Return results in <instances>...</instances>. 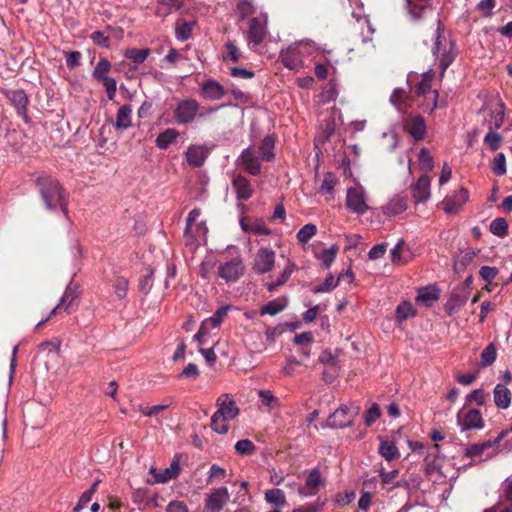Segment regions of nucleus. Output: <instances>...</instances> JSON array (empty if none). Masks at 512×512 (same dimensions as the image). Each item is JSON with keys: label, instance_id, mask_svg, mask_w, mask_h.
Returning <instances> with one entry per match:
<instances>
[{"label": "nucleus", "instance_id": "1", "mask_svg": "<svg viewBox=\"0 0 512 512\" xmlns=\"http://www.w3.org/2000/svg\"><path fill=\"white\" fill-rule=\"evenodd\" d=\"M217 410L211 417V428L218 434H226L229 430L227 421L239 415V408L229 394H223L217 401Z\"/></svg>", "mask_w": 512, "mask_h": 512}, {"label": "nucleus", "instance_id": "2", "mask_svg": "<svg viewBox=\"0 0 512 512\" xmlns=\"http://www.w3.org/2000/svg\"><path fill=\"white\" fill-rule=\"evenodd\" d=\"M37 184L45 207L48 210H56L59 207L66 214L65 191L59 182L51 177H41L38 178Z\"/></svg>", "mask_w": 512, "mask_h": 512}, {"label": "nucleus", "instance_id": "3", "mask_svg": "<svg viewBox=\"0 0 512 512\" xmlns=\"http://www.w3.org/2000/svg\"><path fill=\"white\" fill-rule=\"evenodd\" d=\"M433 53L436 55L439 61V67L441 69L442 74L452 64L456 57L455 45L452 41L447 40L443 36V28L440 22H438V26L435 31V43Z\"/></svg>", "mask_w": 512, "mask_h": 512}, {"label": "nucleus", "instance_id": "4", "mask_svg": "<svg viewBox=\"0 0 512 512\" xmlns=\"http://www.w3.org/2000/svg\"><path fill=\"white\" fill-rule=\"evenodd\" d=\"M218 108H209L206 113H200V104L191 98L180 100L174 109V118L178 124L186 125L194 122L197 118H202L206 114L216 112Z\"/></svg>", "mask_w": 512, "mask_h": 512}, {"label": "nucleus", "instance_id": "5", "mask_svg": "<svg viewBox=\"0 0 512 512\" xmlns=\"http://www.w3.org/2000/svg\"><path fill=\"white\" fill-rule=\"evenodd\" d=\"M307 45L315 47L314 41L306 39L282 49L280 52V59L283 65L291 70L300 69L303 66V48L307 47Z\"/></svg>", "mask_w": 512, "mask_h": 512}, {"label": "nucleus", "instance_id": "6", "mask_svg": "<svg viewBox=\"0 0 512 512\" xmlns=\"http://www.w3.org/2000/svg\"><path fill=\"white\" fill-rule=\"evenodd\" d=\"M346 207L355 214L363 215L369 209L367 194L361 185L349 187L346 193Z\"/></svg>", "mask_w": 512, "mask_h": 512}, {"label": "nucleus", "instance_id": "7", "mask_svg": "<svg viewBox=\"0 0 512 512\" xmlns=\"http://www.w3.org/2000/svg\"><path fill=\"white\" fill-rule=\"evenodd\" d=\"M470 294V287L466 283L457 285L450 294L448 301L445 304V311L448 315L458 313L461 308L466 304Z\"/></svg>", "mask_w": 512, "mask_h": 512}, {"label": "nucleus", "instance_id": "8", "mask_svg": "<svg viewBox=\"0 0 512 512\" xmlns=\"http://www.w3.org/2000/svg\"><path fill=\"white\" fill-rule=\"evenodd\" d=\"M245 271L243 260L240 256L221 263L218 267L219 277L226 282H236Z\"/></svg>", "mask_w": 512, "mask_h": 512}, {"label": "nucleus", "instance_id": "9", "mask_svg": "<svg viewBox=\"0 0 512 512\" xmlns=\"http://www.w3.org/2000/svg\"><path fill=\"white\" fill-rule=\"evenodd\" d=\"M4 95L10 104L14 106L17 114L22 117L25 123H30V117L27 113L29 98L25 91L22 89H7L4 91Z\"/></svg>", "mask_w": 512, "mask_h": 512}, {"label": "nucleus", "instance_id": "10", "mask_svg": "<svg viewBox=\"0 0 512 512\" xmlns=\"http://www.w3.org/2000/svg\"><path fill=\"white\" fill-rule=\"evenodd\" d=\"M324 480L318 468H313L308 472L304 485H297V493L302 498L313 497L317 495Z\"/></svg>", "mask_w": 512, "mask_h": 512}, {"label": "nucleus", "instance_id": "11", "mask_svg": "<svg viewBox=\"0 0 512 512\" xmlns=\"http://www.w3.org/2000/svg\"><path fill=\"white\" fill-rule=\"evenodd\" d=\"M457 423L461 431L481 430L484 427L482 414L477 409H469L457 414Z\"/></svg>", "mask_w": 512, "mask_h": 512}, {"label": "nucleus", "instance_id": "12", "mask_svg": "<svg viewBox=\"0 0 512 512\" xmlns=\"http://www.w3.org/2000/svg\"><path fill=\"white\" fill-rule=\"evenodd\" d=\"M275 252L268 247H261L255 254L253 269L258 274L270 272L275 265Z\"/></svg>", "mask_w": 512, "mask_h": 512}, {"label": "nucleus", "instance_id": "13", "mask_svg": "<svg viewBox=\"0 0 512 512\" xmlns=\"http://www.w3.org/2000/svg\"><path fill=\"white\" fill-rule=\"evenodd\" d=\"M357 411L346 405L336 409L327 419V426L331 428H344L350 426Z\"/></svg>", "mask_w": 512, "mask_h": 512}, {"label": "nucleus", "instance_id": "14", "mask_svg": "<svg viewBox=\"0 0 512 512\" xmlns=\"http://www.w3.org/2000/svg\"><path fill=\"white\" fill-rule=\"evenodd\" d=\"M468 198V190L461 187L451 195L446 196L441 202V207L447 214H456L468 201Z\"/></svg>", "mask_w": 512, "mask_h": 512}, {"label": "nucleus", "instance_id": "15", "mask_svg": "<svg viewBox=\"0 0 512 512\" xmlns=\"http://www.w3.org/2000/svg\"><path fill=\"white\" fill-rule=\"evenodd\" d=\"M266 23V19L251 18L249 20L247 39L252 49L261 44L265 39L267 34Z\"/></svg>", "mask_w": 512, "mask_h": 512}, {"label": "nucleus", "instance_id": "16", "mask_svg": "<svg viewBox=\"0 0 512 512\" xmlns=\"http://www.w3.org/2000/svg\"><path fill=\"white\" fill-rule=\"evenodd\" d=\"M415 93L418 97H425L431 100L430 104L423 105L424 112H432L438 104V91L431 89V78L424 76L416 87Z\"/></svg>", "mask_w": 512, "mask_h": 512}, {"label": "nucleus", "instance_id": "17", "mask_svg": "<svg viewBox=\"0 0 512 512\" xmlns=\"http://www.w3.org/2000/svg\"><path fill=\"white\" fill-rule=\"evenodd\" d=\"M230 499L229 491L222 486L213 489L205 500V508L209 512H220Z\"/></svg>", "mask_w": 512, "mask_h": 512}, {"label": "nucleus", "instance_id": "18", "mask_svg": "<svg viewBox=\"0 0 512 512\" xmlns=\"http://www.w3.org/2000/svg\"><path fill=\"white\" fill-rule=\"evenodd\" d=\"M238 164L251 175H257L261 169L260 159L257 154L250 148H245L238 158Z\"/></svg>", "mask_w": 512, "mask_h": 512}, {"label": "nucleus", "instance_id": "19", "mask_svg": "<svg viewBox=\"0 0 512 512\" xmlns=\"http://www.w3.org/2000/svg\"><path fill=\"white\" fill-rule=\"evenodd\" d=\"M200 95L205 100L217 101L224 97L225 90L219 82L207 79L200 87Z\"/></svg>", "mask_w": 512, "mask_h": 512}, {"label": "nucleus", "instance_id": "20", "mask_svg": "<svg viewBox=\"0 0 512 512\" xmlns=\"http://www.w3.org/2000/svg\"><path fill=\"white\" fill-rule=\"evenodd\" d=\"M431 179L422 175L412 186V197L416 203L426 202L430 198Z\"/></svg>", "mask_w": 512, "mask_h": 512}, {"label": "nucleus", "instance_id": "21", "mask_svg": "<svg viewBox=\"0 0 512 512\" xmlns=\"http://www.w3.org/2000/svg\"><path fill=\"white\" fill-rule=\"evenodd\" d=\"M405 130L412 136L416 141H420L425 137L426 134V122L420 115L413 116L406 120Z\"/></svg>", "mask_w": 512, "mask_h": 512}, {"label": "nucleus", "instance_id": "22", "mask_svg": "<svg viewBox=\"0 0 512 512\" xmlns=\"http://www.w3.org/2000/svg\"><path fill=\"white\" fill-rule=\"evenodd\" d=\"M506 432H501L493 441L488 440L482 443H475L465 447L464 456L468 458H474L482 455L485 449L496 446L505 437Z\"/></svg>", "mask_w": 512, "mask_h": 512}, {"label": "nucleus", "instance_id": "23", "mask_svg": "<svg viewBox=\"0 0 512 512\" xmlns=\"http://www.w3.org/2000/svg\"><path fill=\"white\" fill-rule=\"evenodd\" d=\"M150 473L153 474L155 483H167L175 479L180 473V465L177 459H174L168 468L157 472L156 469L151 468Z\"/></svg>", "mask_w": 512, "mask_h": 512}, {"label": "nucleus", "instance_id": "24", "mask_svg": "<svg viewBox=\"0 0 512 512\" xmlns=\"http://www.w3.org/2000/svg\"><path fill=\"white\" fill-rule=\"evenodd\" d=\"M512 393L505 384H497L493 389L495 406L500 410H506L511 404Z\"/></svg>", "mask_w": 512, "mask_h": 512}, {"label": "nucleus", "instance_id": "25", "mask_svg": "<svg viewBox=\"0 0 512 512\" xmlns=\"http://www.w3.org/2000/svg\"><path fill=\"white\" fill-rule=\"evenodd\" d=\"M132 107L129 104L122 105L116 114L115 128L118 131H124L132 123Z\"/></svg>", "mask_w": 512, "mask_h": 512}, {"label": "nucleus", "instance_id": "26", "mask_svg": "<svg viewBox=\"0 0 512 512\" xmlns=\"http://www.w3.org/2000/svg\"><path fill=\"white\" fill-rule=\"evenodd\" d=\"M232 184L239 200H248L252 196V187L250 182L244 176H235Z\"/></svg>", "mask_w": 512, "mask_h": 512}, {"label": "nucleus", "instance_id": "27", "mask_svg": "<svg viewBox=\"0 0 512 512\" xmlns=\"http://www.w3.org/2000/svg\"><path fill=\"white\" fill-rule=\"evenodd\" d=\"M207 153L201 146H190L186 151V160L190 166L200 167L204 164Z\"/></svg>", "mask_w": 512, "mask_h": 512}, {"label": "nucleus", "instance_id": "28", "mask_svg": "<svg viewBox=\"0 0 512 512\" xmlns=\"http://www.w3.org/2000/svg\"><path fill=\"white\" fill-rule=\"evenodd\" d=\"M407 209V200L405 197L395 195L389 202L384 206L383 212L386 215H398Z\"/></svg>", "mask_w": 512, "mask_h": 512}, {"label": "nucleus", "instance_id": "29", "mask_svg": "<svg viewBox=\"0 0 512 512\" xmlns=\"http://www.w3.org/2000/svg\"><path fill=\"white\" fill-rule=\"evenodd\" d=\"M378 453L387 461H393L400 457L398 447L393 441L380 439Z\"/></svg>", "mask_w": 512, "mask_h": 512}, {"label": "nucleus", "instance_id": "30", "mask_svg": "<svg viewBox=\"0 0 512 512\" xmlns=\"http://www.w3.org/2000/svg\"><path fill=\"white\" fill-rule=\"evenodd\" d=\"M438 298L439 290L435 286H426L419 289L416 301L425 306H430L433 302L438 300Z\"/></svg>", "mask_w": 512, "mask_h": 512}, {"label": "nucleus", "instance_id": "31", "mask_svg": "<svg viewBox=\"0 0 512 512\" xmlns=\"http://www.w3.org/2000/svg\"><path fill=\"white\" fill-rule=\"evenodd\" d=\"M478 251L472 248H466L463 250H460L459 255L457 256L454 268L455 270H463L466 268L467 265H469L473 259L477 256Z\"/></svg>", "mask_w": 512, "mask_h": 512}, {"label": "nucleus", "instance_id": "32", "mask_svg": "<svg viewBox=\"0 0 512 512\" xmlns=\"http://www.w3.org/2000/svg\"><path fill=\"white\" fill-rule=\"evenodd\" d=\"M78 288V285L73 282H70L67 285L66 290L60 299V305H64L65 311L70 312V306L78 295Z\"/></svg>", "mask_w": 512, "mask_h": 512}, {"label": "nucleus", "instance_id": "33", "mask_svg": "<svg viewBox=\"0 0 512 512\" xmlns=\"http://www.w3.org/2000/svg\"><path fill=\"white\" fill-rule=\"evenodd\" d=\"M243 53L233 41H228L224 45L223 60L228 62H238L242 59Z\"/></svg>", "mask_w": 512, "mask_h": 512}, {"label": "nucleus", "instance_id": "34", "mask_svg": "<svg viewBox=\"0 0 512 512\" xmlns=\"http://www.w3.org/2000/svg\"><path fill=\"white\" fill-rule=\"evenodd\" d=\"M178 137V132L175 129H166L160 133L156 138V146L160 149H166Z\"/></svg>", "mask_w": 512, "mask_h": 512}, {"label": "nucleus", "instance_id": "35", "mask_svg": "<svg viewBox=\"0 0 512 512\" xmlns=\"http://www.w3.org/2000/svg\"><path fill=\"white\" fill-rule=\"evenodd\" d=\"M150 54V49H137V48H128L124 51V57L131 60L135 64L143 63Z\"/></svg>", "mask_w": 512, "mask_h": 512}, {"label": "nucleus", "instance_id": "36", "mask_svg": "<svg viewBox=\"0 0 512 512\" xmlns=\"http://www.w3.org/2000/svg\"><path fill=\"white\" fill-rule=\"evenodd\" d=\"M336 184H337L336 175L332 172H327L324 175V179L322 181L319 191L323 195H329V199H332L334 188H335Z\"/></svg>", "mask_w": 512, "mask_h": 512}, {"label": "nucleus", "instance_id": "37", "mask_svg": "<svg viewBox=\"0 0 512 512\" xmlns=\"http://www.w3.org/2000/svg\"><path fill=\"white\" fill-rule=\"evenodd\" d=\"M111 67L112 65L107 58H100L92 71V77L97 81L109 77L108 73L110 72Z\"/></svg>", "mask_w": 512, "mask_h": 512}, {"label": "nucleus", "instance_id": "38", "mask_svg": "<svg viewBox=\"0 0 512 512\" xmlns=\"http://www.w3.org/2000/svg\"><path fill=\"white\" fill-rule=\"evenodd\" d=\"M265 501L275 506H284L286 504L284 491L279 488L267 490L265 492Z\"/></svg>", "mask_w": 512, "mask_h": 512}, {"label": "nucleus", "instance_id": "39", "mask_svg": "<svg viewBox=\"0 0 512 512\" xmlns=\"http://www.w3.org/2000/svg\"><path fill=\"white\" fill-rule=\"evenodd\" d=\"M261 405L272 410L280 405L279 399L270 390L261 389L258 391Z\"/></svg>", "mask_w": 512, "mask_h": 512}, {"label": "nucleus", "instance_id": "40", "mask_svg": "<svg viewBox=\"0 0 512 512\" xmlns=\"http://www.w3.org/2000/svg\"><path fill=\"white\" fill-rule=\"evenodd\" d=\"M343 276L344 275H342V277ZM340 278L341 276L335 279L334 276L330 274L322 284L313 287L312 292L315 294L331 292L338 286Z\"/></svg>", "mask_w": 512, "mask_h": 512}, {"label": "nucleus", "instance_id": "41", "mask_svg": "<svg viewBox=\"0 0 512 512\" xmlns=\"http://www.w3.org/2000/svg\"><path fill=\"white\" fill-rule=\"evenodd\" d=\"M497 356V350L493 343H490L481 353L480 365L482 367H488L492 365Z\"/></svg>", "mask_w": 512, "mask_h": 512}, {"label": "nucleus", "instance_id": "42", "mask_svg": "<svg viewBox=\"0 0 512 512\" xmlns=\"http://www.w3.org/2000/svg\"><path fill=\"white\" fill-rule=\"evenodd\" d=\"M317 233V227L315 224L308 223L304 225L298 232H297V240L301 244L307 243L312 237H314Z\"/></svg>", "mask_w": 512, "mask_h": 512}, {"label": "nucleus", "instance_id": "43", "mask_svg": "<svg viewBox=\"0 0 512 512\" xmlns=\"http://www.w3.org/2000/svg\"><path fill=\"white\" fill-rule=\"evenodd\" d=\"M489 228L490 232L498 237H504L508 233V224L504 218H495Z\"/></svg>", "mask_w": 512, "mask_h": 512}, {"label": "nucleus", "instance_id": "44", "mask_svg": "<svg viewBox=\"0 0 512 512\" xmlns=\"http://www.w3.org/2000/svg\"><path fill=\"white\" fill-rule=\"evenodd\" d=\"M193 26H194V23H192V22H183L180 25H178L176 27V32H175L177 40L180 42L187 41L192 35Z\"/></svg>", "mask_w": 512, "mask_h": 512}, {"label": "nucleus", "instance_id": "45", "mask_svg": "<svg viewBox=\"0 0 512 512\" xmlns=\"http://www.w3.org/2000/svg\"><path fill=\"white\" fill-rule=\"evenodd\" d=\"M415 310L411 303L404 301L397 306L396 317L398 320L403 321L409 317L414 316Z\"/></svg>", "mask_w": 512, "mask_h": 512}, {"label": "nucleus", "instance_id": "46", "mask_svg": "<svg viewBox=\"0 0 512 512\" xmlns=\"http://www.w3.org/2000/svg\"><path fill=\"white\" fill-rule=\"evenodd\" d=\"M502 137L500 134L493 131V127L489 126V131L484 137V143L492 150L495 151L499 148Z\"/></svg>", "mask_w": 512, "mask_h": 512}, {"label": "nucleus", "instance_id": "47", "mask_svg": "<svg viewBox=\"0 0 512 512\" xmlns=\"http://www.w3.org/2000/svg\"><path fill=\"white\" fill-rule=\"evenodd\" d=\"M285 308V305L281 304L278 300H272L269 301L267 304H265L261 310L260 315H270L275 316L281 311H283Z\"/></svg>", "mask_w": 512, "mask_h": 512}, {"label": "nucleus", "instance_id": "48", "mask_svg": "<svg viewBox=\"0 0 512 512\" xmlns=\"http://www.w3.org/2000/svg\"><path fill=\"white\" fill-rule=\"evenodd\" d=\"M234 448H235V451L239 455H243V456L244 455H251L256 450V446L249 439L239 440L238 442H236Z\"/></svg>", "mask_w": 512, "mask_h": 512}, {"label": "nucleus", "instance_id": "49", "mask_svg": "<svg viewBox=\"0 0 512 512\" xmlns=\"http://www.w3.org/2000/svg\"><path fill=\"white\" fill-rule=\"evenodd\" d=\"M488 395L483 389H475L466 396V403H475L478 406H483L486 403Z\"/></svg>", "mask_w": 512, "mask_h": 512}, {"label": "nucleus", "instance_id": "50", "mask_svg": "<svg viewBox=\"0 0 512 512\" xmlns=\"http://www.w3.org/2000/svg\"><path fill=\"white\" fill-rule=\"evenodd\" d=\"M405 246V241L403 239H399L397 244L391 250V260L394 264L404 263L407 261V259L401 255L405 249Z\"/></svg>", "mask_w": 512, "mask_h": 512}, {"label": "nucleus", "instance_id": "51", "mask_svg": "<svg viewBox=\"0 0 512 512\" xmlns=\"http://www.w3.org/2000/svg\"><path fill=\"white\" fill-rule=\"evenodd\" d=\"M274 147V141L270 136H267L263 139L261 145H260V152L262 154V158L270 161L273 159L274 154L272 152Z\"/></svg>", "mask_w": 512, "mask_h": 512}, {"label": "nucleus", "instance_id": "52", "mask_svg": "<svg viewBox=\"0 0 512 512\" xmlns=\"http://www.w3.org/2000/svg\"><path fill=\"white\" fill-rule=\"evenodd\" d=\"M492 171L498 175H504L506 173V158L503 153H498L492 163Z\"/></svg>", "mask_w": 512, "mask_h": 512}, {"label": "nucleus", "instance_id": "53", "mask_svg": "<svg viewBox=\"0 0 512 512\" xmlns=\"http://www.w3.org/2000/svg\"><path fill=\"white\" fill-rule=\"evenodd\" d=\"M113 288L116 296L123 299L128 290V280L124 277H117L113 283Z\"/></svg>", "mask_w": 512, "mask_h": 512}, {"label": "nucleus", "instance_id": "54", "mask_svg": "<svg viewBox=\"0 0 512 512\" xmlns=\"http://www.w3.org/2000/svg\"><path fill=\"white\" fill-rule=\"evenodd\" d=\"M99 82H101L103 84V86L105 87L108 99L114 100L115 96H116V91H117L116 79L113 77H106V78L100 80Z\"/></svg>", "mask_w": 512, "mask_h": 512}, {"label": "nucleus", "instance_id": "55", "mask_svg": "<svg viewBox=\"0 0 512 512\" xmlns=\"http://www.w3.org/2000/svg\"><path fill=\"white\" fill-rule=\"evenodd\" d=\"M418 160L423 168L431 171L434 167V159L426 148H422L418 155Z\"/></svg>", "mask_w": 512, "mask_h": 512}, {"label": "nucleus", "instance_id": "56", "mask_svg": "<svg viewBox=\"0 0 512 512\" xmlns=\"http://www.w3.org/2000/svg\"><path fill=\"white\" fill-rule=\"evenodd\" d=\"M337 248L332 246L331 248L324 249L319 258L326 268H329L336 258Z\"/></svg>", "mask_w": 512, "mask_h": 512}, {"label": "nucleus", "instance_id": "57", "mask_svg": "<svg viewBox=\"0 0 512 512\" xmlns=\"http://www.w3.org/2000/svg\"><path fill=\"white\" fill-rule=\"evenodd\" d=\"M498 274V269L491 266H482L479 275L488 284L492 283Z\"/></svg>", "mask_w": 512, "mask_h": 512}, {"label": "nucleus", "instance_id": "58", "mask_svg": "<svg viewBox=\"0 0 512 512\" xmlns=\"http://www.w3.org/2000/svg\"><path fill=\"white\" fill-rule=\"evenodd\" d=\"M229 308V306H222L209 318L208 321L211 323L213 328H216L221 324L224 317L227 315Z\"/></svg>", "mask_w": 512, "mask_h": 512}, {"label": "nucleus", "instance_id": "59", "mask_svg": "<svg viewBox=\"0 0 512 512\" xmlns=\"http://www.w3.org/2000/svg\"><path fill=\"white\" fill-rule=\"evenodd\" d=\"M207 227L204 222H196L194 223V230L192 233H189L185 236L188 240H198L201 237H205L207 234Z\"/></svg>", "mask_w": 512, "mask_h": 512}, {"label": "nucleus", "instance_id": "60", "mask_svg": "<svg viewBox=\"0 0 512 512\" xmlns=\"http://www.w3.org/2000/svg\"><path fill=\"white\" fill-rule=\"evenodd\" d=\"M199 216H200V210L197 208H195L189 212L188 217L186 219V228L184 231V236H187L189 233L193 232L194 223L197 222Z\"/></svg>", "mask_w": 512, "mask_h": 512}, {"label": "nucleus", "instance_id": "61", "mask_svg": "<svg viewBox=\"0 0 512 512\" xmlns=\"http://www.w3.org/2000/svg\"><path fill=\"white\" fill-rule=\"evenodd\" d=\"M408 13L411 16L413 20H418L423 16V13L425 11L424 6H419L416 4H413L411 0H406Z\"/></svg>", "mask_w": 512, "mask_h": 512}, {"label": "nucleus", "instance_id": "62", "mask_svg": "<svg viewBox=\"0 0 512 512\" xmlns=\"http://www.w3.org/2000/svg\"><path fill=\"white\" fill-rule=\"evenodd\" d=\"M237 11L241 18H244L254 12V6L252 0H242L238 6Z\"/></svg>", "mask_w": 512, "mask_h": 512}, {"label": "nucleus", "instance_id": "63", "mask_svg": "<svg viewBox=\"0 0 512 512\" xmlns=\"http://www.w3.org/2000/svg\"><path fill=\"white\" fill-rule=\"evenodd\" d=\"M503 501L512 502V474L506 478L502 485V499Z\"/></svg>", "mask_w": 512, "mask_h": 512}, {"label": "nucleus", "instance_id": "64", "mask_svg": "<svg viewBox=\"0 0 512 512\" xmlns=\"http://www.w3.org/2000/svg\"><path fill=\"white\" fill-rule=\"evenodd\" d=\"M484 512H512V502L500 500L494 506L485 509Z\"/></svg>", "mask_w": 512, "mask_h": 512}]
</instances>
